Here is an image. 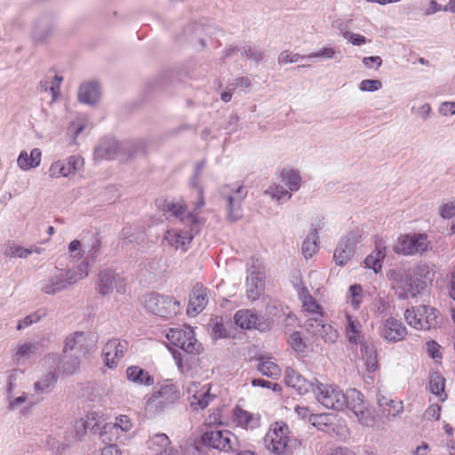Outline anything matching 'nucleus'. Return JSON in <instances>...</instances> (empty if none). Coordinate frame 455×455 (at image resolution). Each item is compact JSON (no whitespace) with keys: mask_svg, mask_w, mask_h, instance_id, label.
Here are the masks:
<instances>
[{"mask_svg":"<svg viewBox=\"0 0 455 455\" xmlns=\"http://www.w3.org/2000/svg\"><path fill=\"white\" fill-rule=\"evenodd\" d=\"M67 282L61 274V268H55L53 275L42 283L41 291L49 295H53L67 289Z\"/></svg>","mask_w":455,"mask_h":455,"instance_id":"nucleus-22","label":"nucleus"},{"mask_svg":"<svg viewBox=\"0 0 455 455\" xmlns=\"http://www.w3.org/2000/svg\"><path fill=\"white\" fill-rule=\"evenodd\" d=\"M311 325L315 328V334L319 335L325 342L334 343L338 338V331L331 324L323 323L320 319H315Z\"/></svg>","mask_w":455,"mask_h":455,"instance_id":"nucleus-33","label":"nucleus"},{"mask_svg":"<svg viewBox=\"0 0 455 455\" xmlns=\"http://www.w3.org/2000/svg\"><path fill=\"white\" fill-rule=\"evenodd\" d=\"M264 275L262 263L256 258L251 257L247 267V275Z\"/></svg>","mask_w":455,"mask_h":455,"instance_id":"nucleus-55","label":"nucleus"},{"mask_svg":"<svg viewBox=\"0 0 455 455\" xmlns=\"http://www.w3.org/2000/svg\"><path fill=\"white\" fill-rule=\"evenodd\" d=\"M316 400L327 409L344 410V392L339 387L324 385L316 381Z\"/></svg>","mask_w":455,"mask_h":455,"instance_id":"nucleus-12","label":"nucleus"},{"mask_svg":"<svg viewBox=\"0 0 455 455\" xmlns=\"http://www.w3.org/2000/svg\"><path fill=\"white\" fill-rule=\"evenodd\" d=\"M99 84L94 82L82 84L79 87L78 100L87 105H95L100 99Z\"/></svg>","mask_w":455,"mask_h":455,"instance_id":"nucleus-26","label":"nucleus"},{"mask_svg":"<svg viewBox=\"0 0 455 455\" xmlns=\"http://www.w3.org/2000/svg\"><path fill=\"white\" fill-rule=\"evenodd\" d=\"M190 185L192 188L197 190L196 208L200 209L204 205V191L203 188L200 187V175L193 173V176L190 179Z\"/></svg>","mask_w":455,"mask_h":455,"instance_id":"nucleus-52","label":"nucleus"},{"mask_svg":"<svg viewBox=\"0 0 455 455\" xmlns=\"http://www.w3.org/2000/svg\"><path fill=\"white\" fill-rule=\"evenodd\" d=\"M386 245L382 240L375 242V248L364 259L366 267L372 269L374 273L380 272L382 260L386 258Z\"/></svg>","mask_w":455,"mask_h":455,"instance_id":"nucleus-23","label":"nucleus"},{"mask_svg":"<svg viewBox=\"0 0 455 455\" xmlns=\"http://www.w3.org/2000/svg\"><path fill=\"white\" fill-rule=\"evenodd\" d=\"M243 49L242 54L245 55L248 60L254 61L256 64L262 60V52L259 49L249 44L244 45Z\"/></svg>","mask_w":455,"mask_h":455,"instance_id":"nucleus-54","label":"nucleus"},{"mask_svg":"<svg viewBox=\"0 0 455 455\" xmlns=\"http://www.w3.org/2000/svg\"><path fill=\"white\" fill-rule=\"evenodd\" d=\"M37 348H38L37 343H31V342L24 343L18 347V349L16 351V356L18 359L28 358L31 355H33Z\"/></svg>","mask_w":455,"mask_h":455,"instance_id":"nucleus-50","label":"nucleus"},{"mask_svg":"<svg viewBox=\"0 0 455 455\" xmlns=\"http://www.w3.org/2000/svg\"><path fill=\"white\" fill-rule=\"evenodd\" d=\"M46 446L54 455H62V451L68 447L66 444L60 443L58 440L50 435L46 439Z\"/></svg>","mask_w":455,"mask_h":455,"instance_id":"nucleus-58","label":"nucleus"},{"mask_svg":"<svg viewBox=\"0 0 455 455\" xmlns=\"http://www.w3.org/2000/svg\"><path fill=\"white\" fill-rule=\"evenodd\" d=\"M52 19L48 15L42 16L35 24L32 37L35 42H44L52 33Z\"/></svg>","mask_w":455,"mask_h":455,"instance_id":"nucleus-27","label":"nucleus"},{"mask_svg":"<svg viewBox=\"0 0 455 455\" xmlns=\"http://www.w3.org/2000/svg\"><path fill=\"white\" fill-rule=\"evenodd\" d=\"M440 216L443 219L449 220L455 216V201L443 204L440 208Z\"/></svg>","mask_w":455,"mask_h":455,"instance_id":"nucleus-60","label":"nucleus"},{"mask_svg":"<svg viewBox=\"0 0 455 455\" xmlns=\"http://www.w3.org/2000/svg\"><path fill=\"white\" fill-rule=\"evenodd\" d=\"M99 438L103 443L110 444V443H124V439L123 438V435L120 434L111 435L110 433L107 432L106 429V424H104L99 432Z\"/></svg>","mask_w":455,"mask_h":455,"instance_id":"nucleus-46","label":"nucleus"},{"mask_svg":"<svg viewBox=\"0 0 455 455\" xmlns=\"http://www.w3.org/2000/svg\"><path fill=\"white\" fill-rule=\"evenodd\" d=\"M127 379L140 386H151L154 384V378L148 371L137 365L129 366L126 369Z\"/></svg>","mask_w":455,"mask_h":455,"instance_id":"nucleus-28","label":"nucleus"},{"mask_svg":"<svg viewBox=\"0 0 455 455\" xmlns=\"http://www.w3.org/2000/svg\"><path fill=\"white\" fill-rule=\"evenodd\" d=\"M132 424L126 415H120L115 423H106L107 432L111 435L120 434L124 440L127 439V432L131 430Z\"/></svg>","mask_w":455,"mask_h":455,"instance_id":"nucleus-32","label":"nucleus"},{"mask_svg":"<svg viewBox=\"0 0 455 455\" xmlns=\"http://www.w3.org/2000/svg\"><path fill=\"white\" fill-rule=\"evenodd\" d=\"M336 54V50L333 47H323L317 52L307 55V59H333Z\"/></svg>","mask_w":455,"mask_h":455,"instance_id":"nucleus-53","label":"nucleus"},{"mask_svg":"<svg viewBox=\"0 0 455 455\" xmlns=\"http://www.w3.org/2000/svg\"><path fill=\"white\" fill-rule=\"evenodd\" d=\"M265 275H247L246 293L249 299L254 301L261 296L265 288Z\"/></svg>","mask_w":455,"mask_h":455,"instance_id":"nucleus-29","label":"nucleus"},{"mask_svg":"<svg viewBox=\"0 0 455 455\" xmlns=\"http://www.w3.org/2000/svg\"><path fill=\"white\" fill-rule=\"evenodd\" d=\"M180 398V391L173 384L162 386L148 399L146 411L149 413H160L173 405Z\"/></svg>","mask_w":455,"mask_h":455,"instance_id":"nucleus-9","label":"nucleus"},{"mask_svg":"<svg viewBox=\"0 0 455 455\" xmlns=\"http://www.w3.org/2000/svg\"><path fill=\"white\" fill-rule=\"evenodd\" d=\"M441 413V406L439 404H432L430 405L425 411L424 417L427 419H435L438 420L440 419Z\"/></svg>","mask_w":455,"mask_h":455,"instance_id":"nucleus-63","label":"nucleus"},{"mask_svg":"<svg viewBox=\"0 0 455 455\" xmlns=\"http://www.w3.org/2000/svg\"><path fill=\"white\" fill-rule=\"evenodd\" d=\"M319 236H313L308 234L302 243L301 251L306 259L313 257L318 251Z\"/></svg>","mask_w":455,"mask_h":455,"instance_id":"nucleus-42","label":"nucleus"},{"mask_svg":"<svg viewBox=\"0 0 455 455\" xmlns=\"http://www.w3.org/2000/svg\"><path fill=\"white\" fill-rule=\"evenodd\" d=\"M361 353L368 372H374L379 368L377 348L371 341L360 342Z\"/></svg>","mask_w":455,"mask_h":455,"instance_id":"nucleus-25","label":"nucleus"},{"mask_svg":"<svg viewBox=\"0 0 455 455\" xmlns=\"http://www.w3.org/2000/svg\"><path fill=\"white\" fill-rule=\"evenodd\" d=\"M188 226L189 227L188 230L171 229L166 231L164 240L171 247L176 250L182 249L183 251H187L194 236L199 234L193 231L192 225Z\"/></svg>","mask_w":455,"mask_h":455,"instance_id":"nucleus-20","label":"nucleus"},{"mask_svg":"<svg viewBox=\"0 0 455 455\" xmlns=\"http://www.w3.org/2000/svg\"><path fill=\"white\" fill-rule=\"evenodd\" d=\"M208 327L211 330V336L213 340L228 337V331L223 324L222 317L216 316L215 318H212L208 323Z\"/></svg>","mask_w":455,"mask_h":455,"instance_id":"nucleus-39","label":"nucleus"},{"mask_svg":"<svg viewBox=\"0 0 455 455\" xmlns=\"http://www.w3.org/2000/svg\"><path fill=\"white\" fill-rule=\"evenodd\" d=\"M235 323L243 330L255 329L260 332L270 330L271 323L265 316L254 313L251 309H240L234 316Z\"/></svg>","mask_w":455,"mask_h":455,"instance_id":"nucleus-13","label":"nucleus"},{"mask_svg":"<svg viewBox=\"0 0 455 455\" xmlns=\"http://www.w3.org/2000/svg\"><path fill=\"white\" fill-rule=\"evenodd\" d=\"M83 165V159L77 156H71L64 161H57L52 164L49 175L52 178L68 177L75 173Z\"/></svg>","mask_w":455,"mask_h":455,"instance_id":"nucleus-19","label":"nucleus"},{"mask_svg":"<svg viewBox=\"0 0 455 455\" xmlns=\"http://www.w3.org/2000/svg\"><path fill=\"white\" fill-rule=\"evenodd\" d=\"M363 289L360 284H352L349 287V293L351 296V304L355 308H357L362 302Z\"/></svg>","mask_w":455,"mask_h":455,"instance_id":"nucleus-57","label":"nucleus"},{"mask_svg":"<svg viewBox=\"0 0 455 455\" xmlns=\"http://www.w3.org/2000/svg\"><path fill=\"white\" fill-rule=\"evenodd\" d=\"M281 179L291 192H296L300 188L301 176L299 171L283 168L281 172Z\"/></svg>","mask_w":455,"mask_h":455,"instance_id":"nucleus-35","label":"nucleus"},{"mask_svg":"<svg viewBox=\"0 0 455 455\" xmlns=\"http://www.w3.org/2000/svg\"><path fill=\"white\" fill-rule=\"evenodd\" d=\"M220 196L227 201V219L235 222L242 219V204L247 196L248 191L243 184H225L220 189Z\"/></svg>","mask_w":455,"mask_h":455,"instance_id":"nucleus-5","label":"nucleus"},{"mask_svg":"<svg viewBox=\"0 0 455 455\" xmlns=\"http://www.w3.org/2000/svg\"><path fill=\"white\" fill-rule=\"evenodd\" d=\"M346 318V330L348 341L352 344H360V342H362L359 331L360 323L350 315H347Z\"/></svg>","mask_w":455,"mask_h":455,"instance_id":"nucleus-37","label":"nucleus"},{"mask_svg":"<svg viewBox=\"0 0 455 455\" xmlns=\"http://www.w3.org/2000/svg\"><path fill=\"white\" fill-rule=\"evenodd\" d=\"M61 274L65 277V280L67 282V287H68V285L76 283L78 280L81 279L79 274L76 269H61Z\"/></svg>","mask_w":455,"mask_h":455,"instance_id":"nucleus-62","label":"nucleus"},{"mask_svg":"<svg viewBox=\"0 0 455 455\" xmlns=\"http://www.w3.org/2000/svg\"><path fill=\"white\" fill-rule=\"evenodd\" d=\"M171 442L165 434H156L151 438V448L158 446L160 451L156 455H178L170 448Z\"/></svg>","mask_w":455,"mask_h":455,"instance_id":"nucleus-38","label":"nucleus"},{"mask_svg":"<svg viewBox=\"0 0 455 455\" xmlns=\"http://www.w3.org/2000/svg\"><path fill=\"white\" fill-rule=\"evenodd\" d=\"M444 387L445 379L438 373L432 374L429 380V390L433 395L440 396L442 401H444L446 397V395H444L443 398L442 397L444 393Z\"/></svg>","mask_w":455,"mask_h":455,"instance_id":"nucleus-41","label":"nucleus"},{"mask_svg":"<svg viewBox=\"0 0 455 455\" xmlns=\"http://www.w3.org/2000/svg\"><path fill=\"white\" fill-rule=\"evenodd\" d=\"M58 380V375L54 371L44 374L40 380L35 382L34 388L37 394H49Z\"/></svg>","mask_w":455,"mask_h":455,"instance_id":"nucleus-36","label":"nucleus"},{"mask_svg":"<svg viewBox=\"0 0 455 455\" xmlns=\"http://www.w3.org/2000/svg\"><path fill=\"white\" fill-rule=\"evenodd\" d=\"M342 36L355 46H360L367 43V38L364 36L348 30L342 32Z\"/></svg>","mask_w":455,"mask_h":455,"instance_id":"nucleus-56","label":"nucleus"},{"mask_svg":"<svg viewBox=\"0 0 455 455\" xmlns=\"http://www.w3.org/2000/svg\"><path fill=\"white\" fill-rule=\"evenodd\" d=\"M180 302L173 297L150 292L144 297V307L153 315L168 318L176 315Z\"/></svg>","mask_w":455,"mask_h":455,"instance_id":"nucleus-8","label":"nucleus"},{"mask_svg":"<svg viewBox=\"0 0 455 455\" xmlns=\"http://www.w3.org/2000/svg\"><path fill=\"white\" fill-rule=\"evenodd\" d=\"M435 274L427 264L412 269L392 268L387 273L392 289L400 299H414L432 284Z\"/></svg>","mask_w":455,"mask_h":455,"instance_id":"nucleus-1","label":"nucleus"},{"mask_svg":"<svg viewBox=\"0 0 455 455\" xmlns=\"http://www.w3.org/2000/svg\"><path fill=\"white\" fill-rule=\"evenodd\" d=\"M288 342L296 352L303 353L305 351L306 343L299 331H293L290 335Z\"/></svg>","mask_w":455,"mask_h":455,"instance_id":"nucleus-47","label":"nucleus"},{"mask_svg":"<svg viewBox=\"0 0 455 455\" xmlns=\"http://www.w3.org/2000/svg\"><path fill=\"white\" fill-rule=\"evenodd\" d=\"M166 338L170 343L187 354V355H182L180 352L176 351L172 353V355L180 371H188L189 367L185 368L183 364L184 360L188 361V355H199L204 351L203 345L195 337L194 330L190 327L186 330L170 329Z\"/></svg>","mask_w":455,"mask_h":455,"instance_id":"nucleus-2","label":"nucleus"},{"mask_svg":"<svg viewBox=\"0 0 455 455\" xmlns=\"http://www.w3.org/2000/svg\"><path fill=\"white\" fill-rule=\"evenodd\" d=\"M156 205L164 215L169 213L170 216L176 218L184 225H192L194 232L200 233L202 223L197 216L199 209L196 208V205L192 212H187V205L183 200L174 202L169 201L164 197L157 198L156 200Z\"/></svg>","mask_w":455,"mask_h":455,"instance_id":"nucleus-4","label":"nucleus"},{"mask_svg":"<svg viewBox=\"0 0 455 455\" xmlns=\"http://www.w3.org/2000/svg\"><path fill=\"white\" fill-rule=\"evenodd\" d=\"M80 360L77 356L64 355L60 360V370L67 375H73L79 368Z\"/></svg>","mask_w":455,"mask_h":455,"instance_id":"nucleus-40","label":"nucleus"},{"mask_svg":"<svg viewBox=\"0 0 455 455\" xmlns=\"http://www.w3.org/2000/svg\"><path fill=\"white\" fill-rule=\"evenodd\" d=\"M407 335L406 327L397 319L388 317L386 319L380 329V336L385 340L395 343L403 340Z\"/></svg>","mask_w":455,"mask_h":455,"instance_id":"nucleus-18","label":"nucleus"},{"mask_svg":"<svg viewBox=\"0 0 455 455\" xmlns=\"http://www.w3.org/2000/svg\"><path fill=\"white\" fill-rule=\"evenodd\" d=\"M42 251V248H24L22 246L15 244L14 242H9L6 244V247L4 251V254L6 257L26 259L28 255L32 254L33 252L41 253Z\"/></svg>","mask_w":455,"mask_h":455,"instance_id":"nucleus-34","label":"nucleus"},{"mask_svg":"<svg viewBox=\"0 0 455 455\" xmlns=\"http://www.w3.org/2000/svg\"><path fill=\"white\" fill-rule=\"evenodd\" d=\"M363 64L367 68L378 69L381 66V64H382V60H381V58L379 56L364 57L363 59Z\"/></svg>","mask_w":455,"mask_h":455,"instance_id":"nucleus-64","label":"nucleus"},{"mask_svg":"<svg viewBox=\"0 0 455 455\" xmlns=\"http://www.w3.org/2000/svg\"><path fill=\"white\" fill-rule=\"evenodd\" d=\"M63 77L58 75L53 76V80L51 81L50 92L52 94V100H56L60 95V86Z\"/></svg>","mask_w":455,"mask_h":455,"instance_id":"nucleus-61","label":"nucleus"},{"mask_svg":"<svg viewBox=\"0 0 455 455\" xmlns=\"http://www.w3.org/2000/svg\"><path fill=\"white\" fill-rule=\"evenodd\" d=\"M128 349V342L117 339H109L102 349L105 366L114 369Z\"/></svg>","mask_w":455,"mask_h":455,"instance_id":"nucleus-14","label":"nucleus"},{"mask_svg":"<svg viewBox=\"0 0 455 455\" xmlns=\"http://www.w3.org/2000/svg\"><path fill=\"white\" fill-rule=\"evenodd\" d=\"M358 87L362 92H374L382 88V83L379 79H364Z\"/></svg>","mask_w":455,"mask_h":455,"instance_id":"nucleus-51","label":"nucleus"},{"mask_svg":"<svg viewBox=\"0 0 455 455\" xmlns=\"http://www.w3.org/2000/svg\"><path fill=\"white\" fill-rule=\"evenodd\" d=\"M257 369L260 371L264 376L268 378L276 379L280 373V368L278 365L270 361H261L259 363Z\"/></svg>","mask_w":455,"mask_h":455,"instance_id":"nucleus-43","label":"nucleus"},{"mask_svg":"<svg viewBox=\"0 0 455 455\" xmlns=\"http://www.w3.org/2000/svg\"><path fill=\"white\" fill-rule=\"evenodd\" d=\"M407 323L417 330H430L441 323V317L436 308L420 305L411 307L404 312Z\"/></svg>","mask_w":455,"mask_h":455,"instance_id":"nucleus-6","label":"nucleus"},{"mask_svg":"<svg viewBox=\"0 0 455 455\" xmlns=\"http://www.w3.org/2000/svg\"><path fill=\"white\" fill-rule=\"evenodd\" d=\"M358 243L356 233L350 232L341 238L333 255L335 263L338 266L344 267L347 261L354 256L355 245Z\"/></svg>","mask_w":455,"mask_h":455,"instance_id":"nucleus-15","label":"nucleus"},{"mask_svg":"<svg viewBox=\"0 0 455 455\" xmlns=\"http://www.w3.org/2000/svg\"><path fill=\"white\" fill-rule=\"evenodd\" d=\"M303 59H307V55H300L299 53L290 52L289 51H283L278 56V63L280 65L296 63Z\"/></svg>","mask_w":455,"mask_h":455,"instance_id":"nucleus-48","label":"nucleus"},{"mask_svg":"<svg viewBox=\"0 0 455 455\" xmlns=\"http://www.w3.org/2000/svg\"><path fill=\"white\" fill-rule=\"evenodd\" d=\"M122 150V144L114 138L102 140L95 148L94 155L98 159H116Z\"/></svg>","mask_w":455,"mask_h":455,"instance_id":"nucleus-21","label":"nucleus"},{"mask_svg":"<svg viewBox=\"0 0 455 455\" xmlns=\"http://www.w3.org/2000/svg\"><path fill=\"white\" fill-rule=\"evenodd\" d=\"M427 235L424 233L406 234L398 237L393 250L396 254L411 256L427 251Z\"/></svg>","mask_w":455,"mask_h":455,"instance_id":"nucleus-11","label":"nucleus"},{"mask_svg":"<svg viewBox=\"0 0 455 455\" xmlns=\"http://www.w3.org/2000/svg\"><path fill=\"white\" fill-rule=\"evenodd\" d=\"M345 405L357 418L360 424L372 427L375 424L373 410L369 407L363 395L355 388H349L344 393Z\"/></svg>","mask_w":455,"mask_h":455,"instance_id":"nucleus-7","label":"nucleus"},{"mask_svg":"<svg viewBox=\"0 0 455 455\" xmlns=\"http://www.w3.org/2000/svg\"><path fill=\"white\" fill-rule=\"evenodd\" d=\"M120 280L119 274L110 269L101 270L98 275L97 290L102 296L108 295L113 291L114 285Z\"/></svg>","mask_w":455,"mask_h":455,"instance_id":"nucleus-24","label":"nucleus"},{"mask_svg":"<svg viewBox=\"0 0 455 455\" xmlns=\"http://www.w3.org/2000/svg\"><path fill=\"white\" fill-rule=\"evenodd\" d=\"M85 339V334L83 331H76L74 334L66 338L63 353H68L76 348V347Z\"/></svg>","mask_w":455,"mask_h":455,"instance_id":"nucleus-45","label":"nucleus"},{"mask_svg":"<svg viewBox=\"0 0 455 455\" xmlns=\"http://www.w3.org/2000/svg\"><path fill=\"white\" fill-rule=\"evenodd\" d=\"M266 194L270 195L272 198H275L279 202L288 201L292 196L291 190L288 191L283 186L276 184L270 186L266 191Z\"/></svg>","mask_w":455,"mask_h":455,"instance_id":"nucleus-44","label":"nucleus"},{"mask_svg":"<svg viewBox=\"0 0 455 455\" xmlns=\"http://www.w3.org/2000/svg\"><path fill=\"white\" fill-rule=\"evenodd\" d=\"M42 152L39 148H35L28 155L26 151H21L17 159L18 165L22 170H29L36 168L40 164Z\"/></svg>","mask_w":455,"mask_h":455,"instance_id":"nucleus-31","label":"nucleus"},{"mask_svg":"<svg viewBox=\"0 0 455 455\" xmlns=\"http://www.w3.org/2000/svg\"><path fill=\"white\" fill-rule=\"evenodd\" d=\"M83 426L86 432L89 431L92 435H99V432L102 427L94 417L90 418L89 415Z\"/></svg>","mask_w":455,"mask_h":455,"instance_id":"nucleus-59","label":"nucleus"},{"mask_svg":"<svg viewBox=\"0 0 455 455\" xmlns=\"http://www.w3.org/2000/svg\"><path fill=\"white\" fill-rule=\"evenodd\" d=\"M213 397L211 394L210 385H204L201 390L196 391L190 397V407L194 411L204 410L209 405Z\"/></svg>","mask_w":455,"mask_h":455,"instance_id":"nucleus-30","label":"nucleus"},{"mask_svg":"<svg viewBox=\"0 0 455 455\" xmlns=\"http://www.w3.org/2000/svg\"><path fill=\"white\" fill-rule=\"evenodd\" d=\"M234 418H235V421L238 425L246 427L251 420L252 415L249 411H244L242 408L236 406L234 409Z\"/></svg>","mask_w":455,"mask_h":455,"instance_id":"nucleus-49","label":"nucleus"},{"mask_svg":"<svg viewBox=\"0 0 455 455\" xmlns=\"http://www.w3.org/2000/svg\"><path fill=\"white\" fill-rule=\"evenodd\" d=\"M290 433L286 423L275 422L265 437L266 448L276 455H294L299 451L302 443L297 438L288 436Z\"/></svg>","mask_w":455,"mask_h":455,"instance_id":"nucleus-3","label":"nucleus"},{"mask_svg":"<svg viewBox=\"0 0 455 455\" xmlns=\"http://www.w3.org/2000/svg\"><path fill=\"white\" fill-rule=\"evenodd\" d=\"M285 383L297 390L299 395H305L309 392H313L315 395L317 390L316 388V379H314V381L307 380L302 375L298 373L293 369L288 367L285 370Z\"/></svg>","mask_w":455,"mask_h":455,"instance_id":"nucleus-17","label":"nucleus"},{"mask_svg":"<svg viewBox=\"0 0 455 455\" xmlns=\"http://www.w3.org/2000/svg\"><path fill=\"white\" fill-rule=\"evenodd\" d=\"M209 290L202 283H196L189 294L187 314L190 316L197 315L208 303Z\"/></svg>","mask_w":455,"mask_h":455,"instance_id":"nucleus-16","label":"nucleus"},{"mask_svg":"<svg viewBox=\"0 0 455 455\" xmlns=\"http://www.w3.org/2000/svg\"><path fill=\"white\" fill-rule=\"evenodd\" d=\"M202 443L222 451H236L239 446L237 437L228 430H208L203 434Z\"/></svg>","mask_w":455,"mask_h":455,"instance_id":"nucleus-10","label":"nucleus"}]
</instances>
